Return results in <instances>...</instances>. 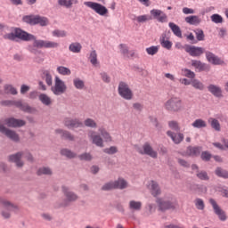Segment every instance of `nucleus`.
Returning a JSON list of instances; mask_svg holds the SVG:
<instances>
[{
  "mask_svg": "<svg viewBox=\"0 0 228 228\" xmlns=\"http://www.w3.org/2000/svg\"><path fill=\"white\" fill-rule=\"evenodd\" d=\"M3 38H4V40H11L12 42H15L17 38L22 40L23 42H33L32 45L28 46L29 53L36 55L40 54L41 53L38 49H42V47L35 45V40L40 39H37L35 35L29 34L21 28H16L14 29V33L11 32L4 34Z\"/></svg>",
  "mask_w": 228,
  "mask_h": 228,
  "instance_id": "1",
  "label": "nucleus"
},
{
  "mask_svg": "<svg viewBox=\"0 0 228 228\" xmlns=\"http://www.w3.org/2000/svg\"><path fill=\"white\" fill-rule=\"evenodd\" d=\"M0 204H1V215L4 218L8 219L12 216V214H10V211H14V213H17L19 211V206L3 199L0 198Z\"/></svg>",
  "mask_w": 228,
  "mask_h": 228,
  "instance_id": "2",
  "label": "nucleus"
},
{
  "mask_svg": "<svg viewBox=\"0 0 228 228\" xmlns=\"http://www.w3.org/2000/svg\"><path fill=\"white\" fill-rule=\"evenodd\" d=\"M22 20L30 26H37V24H39L42 27L49 26V19L40 15L23 16Z\"/></svg>",
  "mask_w": 228,
  "mask_h": 228,
  "instance_id": "3",
  "label": "nucleus"
},
{
  "mask_svg": "<svg viewBox=\"0 0 228 228\" xmlns=\"http://www.w3.org/2000/svg\"><path fill=\"white\" fill-rule=\"evenodd\" d=\"M165 109L167 111H181V110H183V101H181L180 98L172 97L166 102Z\"/></svg>",
  "mask_w": 228,
  "mask_h": 228,
  "instance_id": "4",
  "label": "nucleus"
},
{
  "mask_svg": "<svg viewBox=\"0 0 228 228\" xmlns=\"http://www.w3.org/2000/svg\"><path fill=\"white\" fill-rule=\"evenodd\" d=\"M156 202L159 207V211H161L162 213L168 211V209H172L174 211L177 209V206H179L177 201L172 202L170 200H165L161 198H157Z\"/></svg>",
  "mask_w": 228,
  "mask_h": 228,
  "instance_id": "5",
  "label": "nucleus"
},
{
  "mask_svg": "<svg viewBox=\"0 0 228 228\" xmlns=\"http://www.w3.org/2000/svg\"><path fill=\"white\" fill-rule=\"evenodd\" d=\"M85 6H87V8H91V10H94L95 13L98 15H101L102 17H104L105 15H108V8L106 6L95 3V2H85Z\"/></svg>",
  "mask_w": 228,
  "mask_h": 228,
  "instance_id": "6",
  "label": "nucleus"
},
{
  "mask_svg": "<svg viewBox=\"0 0 228 228\" xmlns=\"http://www.w3.org/2000/svg\"><path fill=\"white\" fill-rule=\"evenodd\" d=\"M137 152L139 154H142V156H150V158H153V159H156L158 158V151H154L151 143L148 142H144L142 148L138 147Z\"/></svg>",
  "mask_w": 228,
  "mask_h": 228,
  "instance_id": "7",
  "label": "nucleus"
},
{
  "mask_svg": "<svg viewBox=\"0 0 228 228\" xmlns=\"http://www.w3.org/2000/svg\"><path fill=\"white\" fill-rule=\"evenodd\" d=\"M183 48H184L185 53H188V54H190V56H192L194 58L202 56V54H204V53H206V49H204L203 47L185 45Z\"/></svg>",
  "mask_w": 228,
  "mask_h": 228,
  "instance_id": "8",
  "label": "nucleus"
},
{
  "mask_svg": "<svg viewBox=\"0 0 228 228\" xmlns=\"http://www.w3.org/2000/svg\"><path fill=\"white\" fill-rule=\"evenodd\" d=\"M34 45L36 47H41L43 49V47L45 49H58V47H60V44L56 43L54 41H47V40H35Z\"/></svg>",
  "mask_w": 228,
  "mask_h": 228,
  "instance_id": "9",
  "label": "nucleus"
},
{
  "mask_svg": "<svg viewBox=\"0 0 228 228\" xmlns=\"http://www.w3.org/2000/svg\"><path fill=\"white\" fill-rule=\"evenodd\" d=\"M0 133H2L3 134H5V136H7V138L12 140V142H17L20 141L19 134H16L15 131L6 128V126H4V125L0 124Z\"/></svg>",
  "mask_w": 228,
  "mask_h": 228,
  "instance_id": "10",
  "label": "nucleus"
},
{
  "mask_svg": "<svg viewBox=\"0 0 228 228\" xmlns=\"http://www.w3.org/2000/svg\"><path fill=\"white\" fill-rule=\"evenodd\" d=\"M22 156H24V152L18 151L17 153L9 155L8 161L10 163H15L18 168H22V167H24V161H22Z\"/></svg>",
  "mask_w": 228,
  "mask_h": 228,
  "instance_id": "11",
  "label": "nucleus"
},
{
  "mask_svg": "<svg viewBox=\"0 0 228 228\" xmlns=\"http://www.w3.org/2000/svg\"><path fill=\"white\" fill-rule=\"evenodd\" d=\"M63 124L68 129H77V127H83V122L79 118H65Z\"/></svg>",
  "mask_w": 228,
  "mask_h": 228,
  "instance_id": "12",
  "label": "nucleus"
},
{
  "mask_svg": "<svg viewBox=\"0 0 228 228\" xmlns=\"http://www.w3.org/2000/svg\"><path fill=\"white\" fill-rule=\"evenodd\" d=\"M209 203L211 204L214 209V213L217 215L219 220H221V222H225V220H227V216L225 215V211L220 208V207L218 206V204L214 199H210Z\"/></svg>",
  "mask_w": 228,
  "mask_h": 228,
  "instance_id": "13",
  "label": "nucleus"
},
{
  "mask_svg": "<svg viewBox=\"0 0 228 228\" xmlns=\"http://www.w3.org/2000/svg\"><path fill=\"white\" fill-rule=\"evenodd\" d=\"M200 152H202V146H188L186 151L182 152L181 155L197 158L200 156Z\"/></svg>",
  "mask_w": 228,
  "mask_h": 228,
  "instance_id": "14",
  "label": "nucleus"
},
{
  "mask_svg": "<svg viewBox=\"0 0 228 228\" xmlns=\"http://www.w3.org/2000/svg\"><path fill=\"white\" fill-rule=\"evenodd\" d=\"M119 50L124 58L127 60H130L131 58H138V54L136 53V52L134 50L129 51V47H127V45L120 44Z\"/></svg>",
  "mask_w": 228,
  "mask_h": 228,
  "instance_id": "15",
  "label": "nucleus"
},
{
  "mask_svg": "<svg viewBox=\"0 0 228 228\" xmlns=\"http://www.w3.org/2000/svg\"><path fill=\"white\" fill-rule=\"evenodd\" d=\"M15 107L24 113H37V109L29 106L28 102H23L22 101H16Z\"/></svg>",
  "mask_w": 228,
  "mask_h": 228,
  "instance_id": "16",
  "label": "nucleus"
},
{
  "mask_svg": "<svg viewBox=\"0 0 228 228\" xmlns=\"http://www.w3.org/2000/svg\"><path fill=\"white\" fill-rule=\"evenodd\" d=\"M4 122L8 127H23L26 126V121L15 118H5Z\"/></svg>",
  "mask_w": 228,
  "mask_h": 228,
  "instance_id": "17",
  "label": "nucleus"
},
{
  "mask_svg": "<svg viewBox=\"0 0 228 228\" xmlns=\"http://www.w3.org/2000/svg\"><path fill=\"white\" fill-rule=\"evenodd\" d=\"M61 188H62V192L64 193L67 202H76V200H77V199H79V197L77 196V194H76V192L70 191L69 190V187L63 185Z\"/></svg>",
  "mask_w": 228,
  "mask_h": 228,
  "instance_id": "18",
  "label": "nucleus"
},
{
  "mask_svg": "<svg viewBox=\"0 0 228 228\" xmlns=\"http://www.w3.org/2000/svg\"><path fill=\"white\" fill-rule=\"evenodd\" d=\"M206 58L212 65H224V61L211 52H205Z\"/></svg>",
  "mask_w": 228,
  "mask_h": 228,
  "instance_id": "19",
  "label": "nucleus"
},
{
  "mask_svg": "<svg viewBox=\"0 0 228 228\" xmlns=\"http://www.w3.org/2000/svg\"><path fill=\"white\" fill-rule=\"evenodd\" d=\"M56 134H61V140H67L68 142H75L76 137L69 131L58 128L55 130Z\"/></svg>",
  "mask_w": 228,
  "mask_h": 228,
  "instance_id": "20",
  "label": "nucleus"
},
{
  "mask_svg": "<svg viewBox=\"0 0 228 228\" xmlns=\"http://www.w3.org/2000/svg\"><path fill=\"white\" fill-rule=\"evenodd\" d=\"M167 136H169V138H171L172 142H174L175 145H179V143H181L183 140H184V134L183 133L175 134L169 130L167 132Z\"/></svg>",
  "mask_w": 228,
  "mask_h": 228,
  "instance_id": "21",
  "label": "nucleus"
},
{
  "mask_svg": "<svg viewBox=\"0 0 228 228\" xmlns=\"http://www.w3.org/2000/svg\"><path fill=\"white\" fill-rule=\"evenodd\" d=\"M118 94L123 99H126V101H131V99H133V91H131L129 87L118 86Z\"/></svg>",
  "mask_w": 228,
  "mask_h": 228,
  "instance_id": "22",
  "label": "nucleus"
},
{
  "mask_svg": "<svg viewBox=\"0 0 228 228\" xmlns=\"http://www.w3.org/2000/svg\"><path fill=\"white\" fill-rule=\"evenodd\" d=\"M88 136L96 147H104V141H102V137L95 134L94 131L89 132Z\"/></svg>",
  "mask_w": 228,
  "mask_h": 228,
  "instance_id": "23",
  "label": "nucleus"
},
{
  "mask_svg": "<svg viewBox=\"0 0 228 228\" xmlns=\"http://www.w3.org/2000/svg\"><path fill=\"white\" fill-rule=\"evenodd\" d=\"M151 15H152L153 19H157L159 22H165V20H167V14L161 10L152 9Z\"/></svg>",
  "mask_w": 228,
  "mask_h": 228,
  "instance_id": "24",
  "label": "nucleus"
},
{
  "mask_svg": "<svg viewBox=\"0 0 228 228\" xmlns=\"http://www.w3.org/2000/svg\"><path fill=\"white\" fill-rule=\"evenodd\" d=\"M191 66L194 67V69H197L200 72H208L209 70V65L197 60L191 61Z\"/></svg>",
  "mask_w": 228,
  "mask_h": 228,
  "instance_id": "25",
  "label": "nucleus"
},
{
  "mask_svg": "<svg viewBox=\"0 0 228 228\" xmlns=\"http://www.w3.org/2000/svg\"><path fill=\"white\" fill-rule=\"evenodd\" d=\"M41 77L43 81L47 85V86H53V75H51V70L43 69Z\"/></svg>",
  "mask_w": 228,
  "mask_h": 228,
  "instance_id": "26",
  "label": "nucleus"
},
{
  "mask_svg": "<svg viewBox=\"0 0 228 228\" xmlns=\"http://www.w3.org/2000/svg\"><path fill=\"white\" fill-rule=\"evenodd\" d=\"M151 193L153 197L161 195V188H159V184L154 180L151 182Z\"/></svg>",
  "mask_w": 228,
  "mask_h": 228,
  "instance_id": "27",
  "label": "nucleus"
},
{
  "mask_svg": "<svg viewBox=\"0 0 228 228\" xmlns=\"http://www.w3.org/2000/svg\"><path fill=\"white\" fill-rule=\"evenodd\" d=\"M185 22H187V24H191V26H199V24L202 22V20L197 15H192L186 17Z\"/></svg>",
  "mask_w": 228,
  "mask_h": 228,
  "instance_id": "28",
  "label": "nucleus"
},
{
  "mask_svg": "<svg viewBox=\"0 0 228 228\" xmlns=\"http://www.w3.org/2000/svg\"><path fill=\"white\" fill-rule=\"evenodd\" d=\"M168 26L175 37L183 38V31H181V28L178 25L174 22H169Z\"/></svg>",
  "mask_w": 228,
  "mask_h": 228,
  "instance_id": "29",
  "label": "nucleus"
},
{
  "mask_svg": "<svg viewBox=\"0 0 228 228\" xmlns=\"http://www.w3.org/2000/svg\"><path fill=\"white\" fill-rule=\"evenodd\" d=\"M114 184L116 190H126V188H127V181L124 178H118L114 181Z\"/></svg>",
  "mask_w": 228,
  "mask_h": 228,
  "instance_id": "30",
  "label": "nucleus"
},
{
  "mask_svg": "<svg viewBox=\"0 0 228 228\" xmlns=\"http://www.w3.org/2000/svg\"><path fill=\"white\" fill-rule=\"evenodd\" d=\"M81 49H83V46L78 42L71 43L69 46L70 53H81Z\"/></svg>",
  "mask_w": 228,
  "mask_h": 228,
  "instance_id": "31",
  "label": "nucleus"
},
{
  "mask_svg": "<svg viewBox=\"0 0 228 228\" xmlns=\"http://www.w3.org/2000/svg\"><path fill=\"white\" fill-rule=\"evenodd\" d=\"M61 156H65L68 159H74L77 156V154L74 153L72 151L64 148L61 150Z\"/></svg>",
  "mask_w": 228,
  "mask_h": 228,
  "instance_id": "32",
  "label": "nucleus"
},
{
  "mask_svg": "<svg viewBox=\"0 0 228 228\" xmlns=\"http://www.w3.org/2000/svg\"><path fill=\"white\" fill-rule=\"evenodd\" d=\"M215 174L217 177H221L222 179H228V171L220 167L216 168Z\"/></svg>",
  "mask_w": 228,
  "mask_h": 228,
  "instance_id": "33",
  "label": "nucleus"
},
{
  "mask_svg": "<svg viewBox=\"0 0 228 228\" xmlns=\"http://www.w3.org/2000/svg\"><path fill=\"white\" fill-rule=\"evenodd\" d=\"M129 209L132 211H141L142 210V201L130 200Z\"/></svg>",
  "mask_w": 228,
  "mask_h": 228,
  "instance_id": "34",
  "label": "nucleus"
},
{
  "mask_svg": "<svg viewBox=\"0 0 228 228\" xmlns=\"http://www.w3.org/2000/svg\"><path fill=\"white\" fill-rule=\"evenodd\" d=\"M77 0H58V4L60 6H64L65 8H71L72 4H77Z\"/></svg>",
  "mask_w": 228,
  "mask_h": 228,
  "instance_id": "35",
  "label": "nucleus"
},
{
  "mask_svg": "<svg viewBox=\"0 0 228 228\" xmlns=\"http://www.w3.org/2000/svg\"><path fill=\"white\" fill-rule=\"evenodd\" d=\"M39 101L44 104L45 106H51L53 102L51 101V98L47 96L45 94H39Z\"/></svg>",
  "mask_w": 228,
  "mask_h": 228,
  "instance_id": "36",
  "label": "nucleus"
},
{
  "mask_svg": "<svg viewBox=\"0 0 228 228\" xmlns=\"http://www.w3.org/2000/svg\"><path fill=\"white\" fill-rule=\"evenodd\" d=\"M209 122L212 129H215V131H217V132L222 131V128L220 126V121H218V119L211 118L209 119Z\"/></svg>",
  "mask_w": 228,
  "mask_h": 228,
  "instance_id": "37",
  "label": "nucleus"
},
{
  "mask_svg": "<svg viewBox=\"0 0 228 228\" xmlns=\"http://www.w3.org/2000/svg\"><path fill=\"white\" fill-rule=\"evenodd\" d=\"M37 175H53V170H51L49 167H40L37 171Z\"/></svg>",
  "mask_w": 228,
  "mask_h": 228,
  "instance_id": "38",
  "label": "nucleus"
},
{
  "mask_svg": "<svg viewBox=\"0 0 228 228\" xmlns=\"http://www.w3.org/2000/svg\"><path fill=\"white\" fill-rule=\"evenodd\" d=\"M192 127H196L197 129H202V127H208V124H206V121L204 119H196L192 123Z\"/></svg>",
  "mask_w": 228,
  "mask_h": 228,
  "instance_id": "39",
  "label": "nucleus"
},
{
  "mask_svg": "<svg viewBox=\"0 0 228 228\" xmlns=\"http://www.w3.org/2000/svg\"><path fill=\"white\" fill-rule=\"evenodd\" d=\"M196 177L200 179V181H209V175H208V172L206 171H197Z\"/></svg>",
  "mask_w": 228,
  "mask_h": 228,
  "instance_id": "40",
  "label": "nucleus"
},
{
  "mask_svg": "<svg viewBox=\"0 0 228 228\" xmlns=\"http://www.w3.org/2000/svg\"><path fill=\"white\" fill-rule=\"evenodd\" d=\"M67 90V86H52V92L55 95H61V94H65V91Z\"/></svg>",
  "mask_w": 228,
  "mask_h": 228,
  "instance_id": "41",
  "label": "nucleus"
},
{
  "mask_svg": "<svg viewBox=\"0 0 228 228\" xmlns=\"http://www.w3.org/2000/svg\"><path fill=\"white\" fill-rule=\"evenodd\" d=\"M99 133L102 136L105 142H111V135L103 127L99 128Z\"/></svg>",
  "mask_w": 228,
  "mask_h": 228,
  "instance_id": "42",
  "label": "nucleus"
},
{
  "mask_svg": "<svg viewBox=\"0 0 228 228\" xmlns=\"http://www.w3.org/2000/svg\"><path fill=\"white\" fill-rule=\"evenodd\" d=\"M208 90L215 95V97H222V89L218 86H209Z\"/></svg>",
  "mask_w": 228,
  "mask_h": 228,
  "instance_id": "43",
  "label": "nucleus"
},
{
  "mask_svg": "<svg viewBox=\"0 0 228 228\" xmlns=\"http://www.w3.org/2000/svg\"><path fill=\"white\" fill-rule=\"evenodd\" d=\"M57 72H59L61 76H70L71 74L70 69L64 66H59L57 68Z\"/></svg>",
  "mask_w": 228,
  "mask_h": 228,
  "instance_id": "44",
  "label": "nucleus"
},
{
  "mask_svg": "<svg viewBox=\"0 0 228 228\" xmlns=\"http://www.w3.org/2000/svg\"><path fill=\"white\" fill-rule=\"evenodd\" d=\"M194 204L200 211H204L206 205L204 204V200L202 199L197 198L194 201Z\"/></svg>",
  "mask_w": 228,
  "mask_h": 228,
  "instance_id": "45",
  "label": "nucleus"
},
{
  "mask_svg": "<svg viewBox=\"0 0 228 228\" xmlns=\"http://www.w3.org/2000/svg\"><path fill=\"white\" fill-rule=\"evenodd\" d=\"M89 60L94 67L99 63V61H97V52H95V50L91 52Z\"/></svg>",
  "mask_w": 228,
  "mask_h": 228,
  "instance_id": "46",
  "label": "nucleus"
},
{
  "mask_svg": "<svg viewBox=\"0 0 228 228\" xmlns=\"http://www.w3.org/2000/svg\"><path fill=\"white\" fill-rule=\"evenodd\" d=\"M84 124L86 126V127H91L93 129H95V127H97V123L95 122V120L88 118L84 121Z\"/></svg>",
  "mask_w": 228,
  "mask_h": 228,
  "instance_id": "47",
  "label": "nucleus"
},
{
  "mask_svg": "<svg viewBox=\"0 0 228 228\" xmlns=\"http://www.w3.org/2000/svg\"><path fill=\"white\" fill-rule=\"evenodd\" d=\"M194 33L196 35V38H197L198 42H202V40H204L205 35H204L203 29L197 28L196 30H194Z\"/></svg>",
  "mask_w": 228,
  "mask_h": 228,
  "instance_id": "48",
  "label": "nucleus"
},
{
  "mask_svg": "<svg viewBox=\"0 0 228 228\" xmlns=\"http://www.w3.org/2000/svg\"><path fill=\"white\" fill-rule=\"evenodd\" d=\"M158 51H159V46H151L146 48V53L150 56H154V54H158Z\"/></svg>",
  "mask_w": 228,
  "mask_h": 228,
  "instance_id": "49",
  "label": "nucleus"
},
{
  "mask_svg": "<svg viewBox=\"0 0 228 228\" xmlns=\"http://www.w3.org/2000/svg\"><path fill=\"white\" fill-rule=\"evenodd\" d=\"M102 191H110V190H117L115 188V182H109L102 187Z\"/></svg>",
  "mask_w": 228,
  "mask_h": 228,
  "instance_id": "50",
  "label": "nucleus"
},
{
  "mask_svg": "<svg viewBox=\"0 0 228 228\" xmlns=\"http://www.w3.org/2000/svg\"><path fill=\"white\" fill-rule=\"evenodd\" d=\"M53 37H57L58 38H64V37H67V32L65 30L55 29L53 31Z\"/></svg>",
  "mask_w": 228,
  "mask_h": 228,
  "instance_id": "51",
  "label": "nucleus"
},
{
  "mask_svg": "<svg viewBox=\"0 0 228 228\" xmlns=\"http://www.w3.org/2000/svg\"><path fill=\"white\" fill-rule=\"evenodd\" d=\"M212 22H215V24H222L224 22V18L220 14H213L211 16Z\"/></svg>",
  "mask_w": 228,
  "mask_h": 228,
  "instance_id": "52",
  "label": "nucleus"
},
{
  "mask_svg": "<svg viewBox=\"0 0 228 228\" xmlns=\"http://www.w3.org/2000/svg\"><path fill=\"white\" fill-rule=\"evenodd\" d=\"M213 155L209 153V151H202L200 155V159L202 161H211Z\"/></svg>",
  "mask_w": 228,
  "mask_h": 228,
  "instance_id": "53",
  "label": "nucleus"
},
{
  "mask_svg": "<svg viewBox=\"0 0 228 228\" xmlns=\"http://www.w3.org/2000/svg\"><path fill=\"white\" fill-rule=\"evenodd\" d=\"M100 77H101L102 80L103 81V83H110L111 82V77H110V75L108 73H106V71H102L100 73Z\"/></svg>",
  "mask_w": 228,
  "mask_h": 228,
  "instance_id": "54",
  "label": "nucleus"
},
{
  "mask_svg": "<svg viewBox=\"0 0 228 228\" xmlns=\"http://www.w3.org/2000/svg\"><path fill=\"white\" fill-rule=\"evenodd\" d=\"M78 158L80 161H92V155L87 152L80 154Z\"/></svg>",
  "mask_w": 228,
  "mask_h": 228,
  "instance_id": "55",
  "label": "nucleus"
},
{
  "mask_svg": "<svg viewBox=\"0 0 228 228\" xmlns=\"http://www.w3.org/2000/svg\"><path fill=\"white\" fill-rule=\"evenodd\" d=\"M152 20V18L149 17L146 14L136 17L137 22H139L141 24L143 22H147V20Z\"/></svg>",
  "mask_w": 228,
  "mask_h": 228,
  "instance_id": "56",
  "label": "nucleus"
},
{
  "mask_svg": "<svg viewBox=\"0 0 228 228\" xmlns=\"http://www.w3.org/2000/svg\"><path fill=\"white\" fill-rule=\"evenodd\" d=\"M176 159L180 167H183V168H190V162L181 158H177Z\"/></svg>",
  "mask_w": 228,
  "mask_h": 228,
  "instance_id": "57",
  "label": "nucleus"
},
{
  "mask_svg": "<svg viewBox=\"0 0 228 228\" xmlns=\"http://www.w3.org/2000/svg\"><path fill=\"white\" fill-rule=\"evenodd\" d=\"M4 94H11V95H17V89L12 86H6L4 90Z\"/></svg>",
  "mask_w": 228,
  "mask_h": 228,
  "instance_id": "58",
  "label": "nucleus"
},
{
  "mask_svg": "<svg viewBox=\"0 0 228 228\" xmlns=\"http://www.w3.org/2000/svg\"><path fill=\"white\" fill-rule=\"evenodd\" d=\"M183 74L186 77H190V79H193V77H195V72H193L188 69H183Z\"/></svg>",
  "mask_w": 228,
  "mask_h": 228,
  "instance_id": "59",
  "label": "nucleus"
},
{
  "mask_svg": "<svg viewBox=\"0 0 228 228\" xmlns=\"http://www.w3.org/2000/svg\"><path fill=\"white\" fill-rule=\"evenodd\" d=\"M168 126L170 127V129H173L174 131H180L181 129L179 127V123H177V121H169Z\"/></svg>",
  "mask_w": 228,
  "mask_h": 228,
  "instance_id": "60",
  "label": "nucleus"
},
{
  "mask_svg": "<svg viewBox=\"0 0 228 228\" xmlns=\"http://www.w3.org/2000/svg\"><path fill=\"white\" fill-rule=\"evenodd\" d=\"M161 45L162 47H164L165 49L170 50L172 49V42L168 41V40H165V38L162 39L161 41Z\"/></svg>",
  "mask_w": 228,
  "mask_h": 228,
  "instance_id": "61",
  "label": "nucleus"
},
{
  "mask_svg": "<svg viewBox=\"0 0 228 228\" xmlns=\"http://www.w3.org/2000/svg\"><path fill=\"white\" fill-rule=\"evenodd\" d=\"M17 101L4 100L0 102L1 106H15Z\"/></svg>",
  "mask_w": 228,
  "mask_h": 228,
  "instance_id": "62",
  "label": "nucleus"
},
{
  "mask_svg": "<svg viewBox=\"0 0 228 228\" xmlns=\"http://www.w3.org/2000/svg\"><path fill=\"white\" fill-rule=\"evenodd\" d=\"M54 81H55L54 86H65V82L60 79V77L56 76L54 78Z\"/></svg>",
  "mask_w": 228,
  "mask_h": 228,
  "instance_id": "63",
  "label": "nucleus"
},
{
  "mask_svg": "<svg viewBox=\"0 0 228 228\" xmlns=\"http://www.w3.org/2000/svg\"><path fill=\"white\" fill-rule=\"evenodd\" d=\"M104 152H106V154H117L118 150L117 147L111 146L110 148L104 150Z\"/></svg>",
  "mask_w": 228,
  "mask_h": 228,
  "instance_id": "64",
  "label": "nucleus"
}]
</instances>
